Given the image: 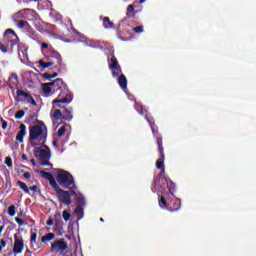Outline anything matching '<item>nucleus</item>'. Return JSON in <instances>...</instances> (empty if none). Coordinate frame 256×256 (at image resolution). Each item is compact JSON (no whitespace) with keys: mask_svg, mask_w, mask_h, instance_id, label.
Masks as SVG:
<instances>
[{"mask_svg":"<svg viewBox=\"0 0 256 256\" xmlns=\"http://www.w3.org/2000/svg\"><path fill=\"white\" fill-rule=\"evenodd\" d=\"M23 249H25V243L23 242V237H19V234L14 235V247L13 253L15 255H19L23 253Z\"/></svg>","mask_w":256,"mask_h":256,"instance_id":"f8f14e48","label":"nucleus"},{"mask_svg":"<svg viewBox=\"0 0 256 256\" xmlns=\"http://www.w3.org/2000/svg\"><path fill=\"white\" fill-rule=\"evenodd\" d=\"M40 175H41L42 179H46V181H49L50 186L53 189H56L57 187H59V184H57V180L55 179V177L53 176V174L51 172H45V171L41 170Z\"/></svg>","mask_w":256,"mask_h":256,"instance_id":"ddd939ff","label":"nucleus"},{"mask_svg":"<svg viewBox=\"0 0 256 256\" xmlns=\"http://www.w3.org/2000/svg\"><path fill=\"white\" fill-rule=\"evenodd\" d=\"M0 51H2V53H7L9 47L5 46V44H0Z\"/></svg>","mask_w":256,"mask_h":256,"instance_id":"58836bf2","label":"nucleus"},{"mask_svg":"<svg viewBox=\"0 0 256 256\" xmlns=\"http://www.w3.org/2000/svg\"><path fill=\"white\" fill-rule=\"evenodd\" d=\"M38 65H40V67H42V69H48V67H53L54 66L51 61L45 62L43 60H39Z\"/></svg>","mask_w":256,"mask_h":256,"instance_id":"a878e982","label":"nucleus"},{"mask_svg":"<svg viewBox=\"0 0 256 256\" xmlns=\"http://www.w3.org/2000/svg\"><path fill=\"white\" fill-rule=\"evenodd\" d=\"M15 99H16L17 102H20V101H21L18 97H16Z\"/></svg>","mask_w":256,"mask_h":256,"instance_id":"bf43d9fd","label":"nucleus"},{"mask_svg":"<svg viewBox=\"0 0 256 256\" xmlns=\"http://www.w3.org/2000/svg\"><path fill=\"white\" fill-rule=\"evenodd\" d=\"M56 181L60 187H63V189H70V191L77 189L75 178H73V175L66 170L58 169Z\"/></svg>","mask_w":256,"mask_h":256,"instance_id":"20e7f679","label":"nucleus"},{"mask_svg":"<svg viewBox=\"0 0 256 256\" xmlns=\"http://www.w3.org/2000/svg\"><path fill=\"white\" fill-rule=\"evenodd\" d=\"M83 207H85V206H79V205H77L76 208H75V210H74V213H75L76 215H79V213H83Z\"/></svg>","mask_w":256,"mask_h":256,"instance_id":"c9c22d12","label":"nucleus"},{"mask_svg":"<svg viewBox=\"0 0 256 256\" xmlns=\"http://www.w3.org/2000/svg\"><path fill=\"white\" fill-rule=\"evenodd\" d=\"M19 131L16 135V141L18 143H23V139L25 137V135H27V126H25V124L21 123L19 126Z\"/></svg>","mask_w":256,"mask_h":256,"instance_id":"2eb2a0df","label":"nucleus"},{"mask_svg":"<svg viewBox=\"0 0 256 256\" xmlns=\"http://www.w3.org/2000/svg\"><path fill=\"white\" fill-rule=\"evenodd\" d=\"M15 221H16V223H18V225L21 227V226H23V225H25V220H23V219H21V218H19V217H16L15 218Z\"/></svg>","mask_w":256,"mask_h":256,"instance_id":"4c0bfd02","label":"nucleus"},{"mask_svg":"<svg viewBox=\"0 0 256 256\" xmlns=\"http://www.w3.org/2000/svg\"><path fill=\"white\" fill-rule=\"evenodd\" d=\"M23 216V212L18 213V217H22Z\"/></svg>","mask_w":256,"mask_h":256,"instance_id":"4d7b16f0","label":"nucleus"},{"mask_svg":"<svg viewBox=\"0 0 256 256\" xmlns=\"http://www.w3.org/2000/svg\"><path fill=\"white\" fill-rule=\"evenodd\" d=\"M141 3H145V0H139L140 5H141Z\"/></svg>","mask_w":256,"mask_h":256,"instance_id":"13d9d810","label":"nucleus"},{"mask_svg":"<svg viewBox=\"0 0 256 256\" xmlns=\"http://www.w3.org/2000/svg\"><path fill=\"white\" fill-rule=\"evenodd\" d=\"M41 47H42V49H49V44H47V43H42V44H41Z\"/></svg>","mask_w":256,"mask_h":256,"instance_id":"8fccbe9b","label":"nucleus"},{"mask_svg":"<svg viewBox=\"0 0 256 256\" xmlns=\"http://www.w3.org/2000/svg\"><path fill=\"white\" fill-rule=\"evenodd\" d=\"M3 229H5V226H0V235L3 233Z\"/></svg>","mask_w":256,"mask_h":256,"instance_id":"5fc2aeb1","label":"nucleus"},{"mask_svg":"<svg viewBox=\"0 0 256 256\" xmlns=\"http://www.w3.org/2000/svg\"><path fill=\"white\" fill-rule=\"evenodd\" d=\"M58 75H59V73L54 72V73L51 75V77H52V79H55V77H58Z\"/></svg>","mask_w":256,"mask_h":256,"instance_id":"3c124183","label":"nucleus"},{"mask_svg":"<svg viewBox=\"0 0 256 256\" xmlns=\"http://www.w3.org/2000/svg\"><path fill=\"white\" fill-rule=\"evenodd\" d=\"M102 20L104 29H113V27H115V24L111 22V19L109 17H104Z\"/></svg>","mask_w":256,"mask_h":256,"instance_id":"412c9836","label":"nucleus"},{"mask_svg":"<svg viewBox=\"0 0 256 256\" xmlns=\"http://www.w3.org/2000/svg\"><path fill=\"white\" fill-rule=\"evenodd\" d=\"M101 223H103L105 220L103 218H100Z\"/></svg>","mask_w":256,"mask_h":256,"instance_id":"052dcab7","label":"nucleus"},{"mask_svg":"<svg viewBox=\"0 0 256 256\" xmlns=\"http://www.w3.org/2000/svg\"><path fill=\"white\" fill-rule=\"evenodd\" d=\"M41 87H42V91H43L44 95H50V93H53V90L51 88V82L43 83L41 85Z\"/></svg>","mask_w":256,"mask_h":256,"instance_id":"4be33fe9","label":"nucleus"},{"mask_svg":"<svg viewBox=\"0 0 256 256\" xmlns=\"http://www.w3.org/2000/svg\"><path fill=\"white\" fill-rule=\"evenodd\" d=\"M15 205H11V206H9V208H8V215H10V217H15Z\"/></svg>","mask_w":256,"mask_h":256,"instance_id":"7c9ffc66","label":"nucleus"},{"mask_svg":"<svg viewBox=\"0 0 256 256\" xmlns=\"http://www.w3.org/2000/svg\"><path fill=\"white\" fill-rule=\"evenodd\" d=\"M58 217H61V213H56V214L54 215V221H55V225H56L57 227H59V225H63V221L59 220Z\"/></svg>","mask_w":256,"mask_h":256,"instance_id":"c85d7f7f","label":"nucleus"},{"mask_svg":"<svg viewBox=\"0 0 256 256\" xmlns=\"http://www.w3.org/2000/svg\"><path fill=\"white\" fill-rule=\"evenodd\" d=\"M128 13H135V5L131 4L127 8Z\"/></svg>","mask_w":256,"mask_h":256,"instance_id":"a19ab883","label":"nucleus"},{"mask_svg":"<svg viewBox=\"0 0 256 256\" xmlns=\"http://www.w3.org/2000/svg\"><path fill=\"white\" fill-rule=\"evenodd\" d=\"M2 121V129L5 130L7 129V121H5L3 118H1Z\"/></svg>","mask_w":256,"mask_h":256,"instance_id":"c03bdc74","label":"nucleus"},{"mask_svg":"<svg viewBox=\"0 0 256 256\" xmlns=\"http://www.w3.org/2000/svg\"><path fill=\"white\" fill-rule=\"evenodd\" d=\"M43 150L39 147L34 148V157L38 159L40 165L43 167H53V164L49 162V159H51V150L49 149V146L44 147Z\"/></svg>","mask_w":256,"mask_h":256,"instance_id":"423d86ee","label":"nucleus"},{"mask_svg":"<svg viewBox=\"0 0 256 256\" xmlns=\"http://www.w3.org/2000/svg\"><path fill=\"white\" fill-rule=\"evenodd\" d=\"M62 217H63L64 221H69V219H71V214L67 211H64L62 213Z\"/></svg>","mask_w":256,"mask_h":256,"instance_id":"72a5a7b5","label":"nucleus"},{"mask_svg":"<svg viewBox=\"0 0 256 256\" xmlns=\"http://www.w3.org/2000/svg\"><path fill=\"white\" fill-rule=\"evenodd\" d=\"M160 170V176L154 178L152 193H157V191L163 193V191H165L164 185L166 183V187L168 189L167 195H172V197H175L176 184L173 180H171V178L165 176V168H160Z\"/></svg>","mask_w":256,"mask_h":256,"instance_id":"7ed1b4c3","label":"nucleus"},{"mask_svg":"<svg viewBox=\"0 0 256 256\" xmlns=\"http://www.w3.org/2000/svg\"><path fill=\"white\" fill-rule=\"evenodd\" d=\"M50 83H51L52 93H57V91H60L57 99L53 100L52 102L53 105H55V103H65L66 105H69V103L73 101V94L71 93V91H69V87L65 84L63 79L58 78Z\"/></svg>","mask_w":256,"mask_h":256,"instance_id":"f03ea898","label":"nucleus"},{"mask_svg":"<svg viewBox=\"0 0 256 256\" xmlns=\"http://www.w3.org/2000/svg\"><path fill=\"white\" fill-rule=\"evenodd\" d=\"M16 94L17 97H24V99H26L27 103H30V105L37 106V102L35 101L33 96H31V93L25 92L23 90H17Z\"/></svg>","mask_w":256,"mask_h":256,"instance_id":"4468645a","label":"nucleus"},{"mask_svg":"<svg viewBox=\"0 0 256 256\" xmlns=\"http://www.w3.org/2000/svg\"><path fill=\"white\" fill-rule=\"evenodd\" d=\"M53 239H55V234L48 233L45 236H42L41 241H42V243H45L47 241H53Z\"/></svg>","mask_w":256,"mask_h":256,"instance_id":"bb28decb","label":"nucleus"},{"mask_svg":"<svg viewBox=\"0 0 256 256\" xmlns=\"http://www.w3.org/2000/svg\"><path fill=\"white\" fill-rule=\"evenodd\" d=\"M71 195H75V197H76V204L78 206L85 207V197H83L81 193H76V191L74 189V190H71Z\"/></svg>","mask_w":256,"mask_h":256,"instance_id":"a211bd4d","label":"nucleus"},{"mask_svg":"<svg viewBox=\"0 0 256 256\" xmlns=\"http://www.w3.org/2000/svg\"><path fill=\"white\" fill-rule=\"evenodd\" d=\"M28 189H29V191H33V193H37L38 187H37V185H33V186H30Z\"/></svg>","mask_w":256,"mask_h":256,"instance_id":"37998d69","label":"nucleus"},{"mask_svg":"<svg viewBox=\"0 0 256 256\" xmlns=\"http://www.w3.org/2000/svg\"><path fill=\"white\" fill-rule=\"evenodd\" d=\"M147 123L150 125V129L152 131L153 137L156 139L157 147H159V139L161 140L163 147V137L159 134V130L155 129V120L153 118H149V116H145Z\"/></svg>","mask_w":256,"mask_h":256,"instance_id":"9b49d317","label":"nucleus"},{"mask_svg":"<svg viewBox=\"0 0 256 256\" xmlns=\"http://www.w3.org/2000/svg\"><path fill=\"white\" fill-rule=\"evenodd\" d=\"M46 225L48 227H51L53 225V218H49L47 221H46Z\"/></svg>","mask_w":256,"mask_h":256,"instance_id":"a18cd8bd","label":"nucleus"},{"mask_svg":"<svg viewBox=\"0 0 256 256\" xmlns=\"http://www.w3.org/2000/svg\"><path fill=\"white\" fill-rule=\"evenodd\" d=\"M119 61H117V57L115 54H112L111 57H108V67L109 69H119Z\"/></svg>","mask_w":256,"mask_h":256,"instance_id":"f3484780","label":"nucleus"},{"mask_svg":"<svg viewBox=\"0 0 256 256\" xmlns=\"http://www.w3.org/2000/svg\"><path fill=\"white\" fill-rule=\"evenodd\" d=\"M43 77H44V79H48V80H51V79H52V76H51V74H49V73H44V74H43Z\"/></svg>","mask_w":256,"mask_h":256,"instance_id":"49530a36","label":"nucleus"},{"mask_svg":"<svg viewBox=\"0 0 256 256\" xmlns=\"http://www.w3.org/2000/svg\"><path fill=\"white\" fill-rule=\"evenodd\" d=\"M7 246V242L5 240H0V247H6Z\"/></svg>","mask_w":256,"mask_h":256,"instance_id":"09e8293b","label":"nucleus"},{"mask_svg":"<svg viewBox=\"0 0 256 256\" xmlns=\"http://www.w3.org/2000/svg\"><path fill=\"white\" fill-rule=\"evenodd\" d=\"M52 117L54 121H71L73 119V108L62 107V110L56 109Z\"/></svg>","mask_w":256,"mask_h":256,"instance_id":"0eeeda50","label":"nucleus"},{"mask_svg":"<svg viewBox=\"0 0 256 256\" xmlns=\"http://www.w3.org/2000/svg\"><path fill=\"white\" fill-rule=\"evenodd\" d=\"M112 73V77L115 79L119 77V75H123V70L121 69V65L118 66V68H112L110 69Z\"/></svg>","mask_w":256,"mask_h":256,"instance_id":"b1692460","label":"nucleus"},{"mask_svg":"<svg viewBox=\"0 0 256 256\" xmlns=\"http://www.w3.org/2000/svg\"><path fill=\"white\" fill-rule=\"evenodd\" d=\"M46 59L52 63L57 71H63L65 69V63H63V57L53 46H50Z\"/></svg>","mask_w":256,"mask_h":256,"instance_id":"39448f33","label":"nucleus"},{"mask_svg":"<svg viewBox=\"0 0 256 256\" xmlns=\"http://www.w3.org/2000/svg\"><path fill=\"white\" fill-rule=\"evenodd\" d=\"M25 117V111L20 110L15 113V119H23Z\"/></svg>","mask_w":256,"mask_h":256,"instance_id":"2f4dec72","label":"nucleus"},{"mask_svg":"<svg viewBox=\"0 0 256 256\" xmlns=\"http://www.w3.org/2000/svg\"><path fill=\"white\" fill-rule=\"evenodd\" d=\"M22 161H27V155L26 154H22Z\"/></svg>","mask_w":256,"mask_h":256,"instance_id":"603ef678","label":"nucleus"},{"mask_svg":"<svg viewBox=\"0 0 256 256\" xmlns=\"http://www.w3.org/2000/svg\"><path fill=\"white\" fill-rule=\"evenodd\" d=\"M11 80H14V85H17V83H19V77L17 76L16 73H12L11 77L9 79V83H11Z\"/></svg>","mask_w":256,"mask_h":256,"instance_id":"c756f323","label":"nucleus"},{"mask_svg":"<svg viewBox=\"0 0 256 256\" xmlns=\"http://www.w3.org/2000/svg\"><path fill=\"white\" fill-rule=\"evenodd\" d=\"M30 163H32L33 167H35V165H37V163H35V159H33V158L30 160Z\"/></svg>","mask_w":256,"mask_h":256,"instance_id":"864d4df0","label":"nucleus"},{"mask_svg":"<svg viewBox=\"0 0 256 256\" xmlns=\"http://www.w3.org/2000/svg\"><path fill=\"white\" fill-rule=\"evenodd\" d=\"M134 109H136V111H137L138 113H140L141 115H144V117H148V116H147V110H146L145 108H143V105H141V104L135 102V104H134Z\"/></svg>","mask_w":256,"mask_h":256,"instance_id":"5701e85b","label":"nucleus"},{"mask_svg":"<svg viewBox=\"0 0 256 256\" xmlns=\"http://www.w3.org/2000/svg\"><path fill=\"white\" fill-rule=\"evenodd\" d=\"M23 177H24V179H31V173L25 172V173L23 174Z\"/></svg>","mask_w":256,"mask_h":256,"instance_id":"de8ad7c7","label":"nucleus"},{"mask_svg":"<svg viewBox=\"0 0 256 256\" xmlns=\"http://www.w3.org/2000/svg\"><path fill=\"white\" fill-rule=\"evenodd\" d=\"M53 145H54V147H57V141L56 140L53 141Z\"/></svg>","mask_w":256,"mask_h":256,"instance_id":"6e6d98bb","label":"nucleus"},{"mask_svg":"<svg viewBox=\"0 0 256 256\" xmlns=\"http://www.w3.org/2000/svg\"><path fill=\"white\" fill-rule=\"evenodd\" d=\"M159 158L156 161L157 169H165V148L162 146L161 139L158 140Z\"/></svg>","mask_w":256,"mask_h":256,"instance_id":"9d476101","label":"nucleus"},{"mask_svg":"<svg viewBox=\"0 0 256 256\" xmlns=\"http://www.w3.org/2000/svg\"><path fill=\"white\" fill-rule=\"evenodd\" d=\"M179 209H181V199L176 198L171 201V204L168 206V211L175 213V211H179Z\"/></svg>","mask_w":256,"mask_h":256,"instance_id":"dca6fc26","label":"nucleus"},{"mask_svg":"<svg viewBox=\"0 0 256 256\" xmlns=\"http://www.w3.org/2000/svg\"><path fill=\"white\" fill-rule=\"evenodd\" d=\"M158 204L161 209H169V206H167V199H165V196L158 195Z\"/></svg>","mask_w":256,"mask_h":256,"instance_id":"aec40b11","label":"nucleus"},{"mask_svg":"<svg viewBox=\"0 0 256 256\" xmlns=\"http://www.w3.org/2000/svg\"><path fill=\"white\" fill-rule=\"evenodd\" d=\"M0 251H2V246H0Z\"/></svg>","mask_w":256,"mask_h":256,"instance_id":"680f3d73","label":"nucleus"},{"mask_svg":"<svg viewBox=\"0 0 256 256\" xmlns=\"http://www.w3.org/2000/svg\"><path fill=\"white\" fill-rule=\"evenodd\" d=\"M9 33L14 37H17V34L13 31V29H6L4 35H9Z\"/></svg>","mask_w":256,"mask_h":256,"instance_id":"e433bc0d","label":"nucleus"},{"mask_svg":"<svg viewBox=\"0 0 256 256\" xmlns=\"http://www.w3.org/2000/svg\"><path fill=\"white\" fill-rule=\"evenodd\" d=\"M16 184L18 185V187H20V189H22V191H24V193L29 194V187H27V184L25 182L18 180Z\"/></svg>","mask_w":256,"mask_h":256,"instance_id":"393cba45","label":"nucleus"},{"mask_svg":"<svg viewBox=\"0 0 256 256\" xmlns=\"http://www.w3.org/2000/svg\"><path fill=\"white\" fill-rule=\"evenodd\" d=\"M124 1H129V0H124Z\"/></svg>","mask_w":256,"mask_h":256,"instance_id":"e2e57ef3","label":"nucleus"},{"mask_svg":"<svg viewBox=\"0 0 256 256\" xmlns=\"http://www.w3.org/2000/svg\"><path fill=\"white\" fill-rule=\"evenodd\" d=\"M28 141L33 147H47V126L43 121L37 120L35 125L29 126Z\"/></svg>","mask_w":256,"mask_h":256,"instance_id":"f257e3e1","label":"nucleus"},{"mask_svg":"<svg viewBox=\"0 0 256 256\" xmlns=\"http://www.w3.org/2000/svg\"><path fill=\"white\" fill-rule=\"evenodd\" d=\"M134 33H143V26L133 28Z\"/></svg>","mask_w":256,"mask_h":256,"instance_id":"ea45409f","label":"nucleus"},{"mask_svg":"<svg viewBox=\"0 0 256 256\" xmlns=\"http://www.w3.org/2000/svg\"><path fill=\"white\" fill-rule=\"evenodd\" d=\"M66 249H69V245L65 241V238H60L59 240L51 243V253H60V255H63Z\"/></svg>","mask_w":256,"mask_h":256,"instance_id":"6e6552de","label":"nucleus"},{"mask_svg":"<svg viewBox=\"0 0 256 256\" xmlns=\"http://www.w3.org/2000/svg\"><path fill=\"white\" fill-rule=\"evenodd\" d=\"M118 85L125 91L127 89V77H125V74H120L118 78Z\"/></svg>","mask_w":256,"mask_h":256,"instance_id":"6ab92c4d","label":"nucleus"},{"mask_svg":"<svg viewBox=\"0 0 256 256\" xmlns=\"http://www.w3.org/2000/svg\"><path fill=\"white\" fill-rule=\"evenodd\" d=\"M30 243H37V233L33 232L30 237Z\"/></svg>","mask_w":256,"mask_h":256,"instance_id":"f704fd0d","label":"nucleus"},{"mask_svg":"<svg viewBox=\"0 0 256 256\" xmlns=\"http://www.w3.org/2000/svg\"><path fill=\"white\" fill-rule=\"evenodd\" d=\"M65 131H67V125H62L57 132V137H63L65 135Z\"/></svg>","mask_w":256,"mask_h":256,"instance_id":"cd10ccee","label":"nucleus"},{"mask_svg":"<svg viewBox=\"0 0 256 256\" xmlns=\"http://www.w3.org/2000/svg\"><path fill=\"white\" fill-rule=\"evenodd\" d=\"M17 27H19V29H24L25 28V21H23V20L18 21Z\"/></svg>","mask_w":256,"mask_h":256,"instance_id":"79ce46f5","label":"nucleus"},{"mask_svg":"<svg viewBox=\"0 0 256 256\" xmlns=\"http://www.w3.org/2000/svg\"><path fill=\"white\" fill-rule=\"evenodd\" d=\"M54 191L56 192V197L60 203L63 205H71V195H73L71 192L69 193V191L61 189L59 185L57 188H54Z\"/></svg>","mask_w":256,"mask_h":256,"instance_id":"1a4fd4ad","label":"nucleus"},{"mask_svg":"<svg viewBox=\"0 0 256 256\" xmlns=\"http://www.w3.org/2000/svg\"><path fill=\"white\" fill-rule=\"evenodd\" d=\"M5 165H7V167H13V159H11V157H6Z\"/></svg>","mask_w":256,"mask_h":256,"instance_id":"473e14b6","label":"nucleus"}]
</instances>
